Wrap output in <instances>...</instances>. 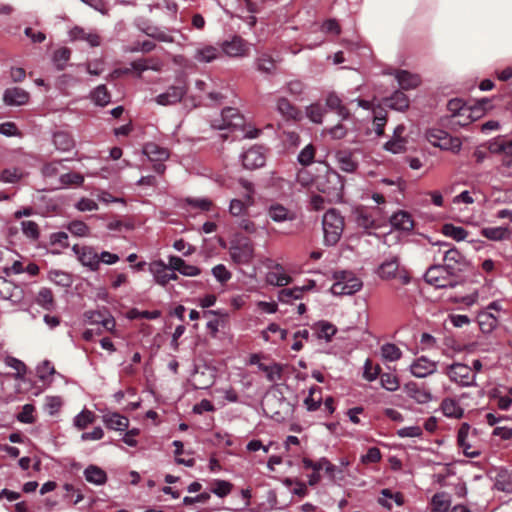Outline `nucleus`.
<instances>
[{
    "instance_id": "f257e3e1",
    "label": "nucleus",
    "mask_w": 512,
    "mask_h": 512,
    "mask_svg": "<svg viewBox=\"0 0 512 512\" xmlns=\"http://www.w3.org/2000/svg\"><path fill=\"white\" fill-rule=\"evenodd\" d=\"M315 187L330 199L339 200L342 197L344 181L337 171L326 168L323 175H318L315 178Z\"/></svg>"
},
{
    "instance_id": "f03ea898",
    "label": "nucleus",
    "mask_w": 512,
    "mask_h": 512,
    "mask_svg": "<svg viewBox=\"0 0 512 512\" xmlns=\"http://www.w3.org/2000/svg\"><path fill=\"white\" fill-rule=\"evenodd\" d=\"M322 225L325 243L335 245L343 233L344 220L342 216L335 209H330L324 214Z\"/></svg>"
},
{
    "instance_id": "7ed1b4c3",
    "label": "nucleus",
    "mask_w": 512,
    "mask_h": 512,
    "mask_svg": "<svg viewBox=\"0 0 512 512\" xmlns=\"http://www.w3.org/2000/svg\"><path fill=\"white\" fill-rule=\"evenodd\" d=\"M445 374L451 382L461 387L476 386V373L472 368L463 363H453L446 367Z\"/></svg>"
},
{
    "instance_id": "20e7f679",
    "label": "nucleus",
    "mask_w": 512,
    "mask_h": 512,
    "mask_svg": "<svg viewBox=\"0 0 512 512\" xmlns=\"http://www.w3.org/2000/svg\"><path fill=\"white\" fill-rule=\"evenodd\" d=\"M229 253L233 262L237 264H248L254 257V247L248 238L236 236L231 241Z\"/></svg>"
},
{
    "instance_id": "39448f33",
    "label": "nucleus",
    "mask_w": 512,
    "mask_h": 512,
    "mask_svg": "<svg viewBox=\"0 0 512 512\" xmlns=\"http://www.w3.org/2000/svg\"><path fill=\"white\" fill-rule=\"evenodd\" d=\"M337 281L332 285L331 291L335 295H352L362 287V282L352 274L342 271L336 274Z\"/></svg>"
},
{
    "instance_id": "423d86ee",
    "label": "nucleus",
    "mask_w": 512,
    "mask_h": 512,
    "mask_svg": "<svg viewBox=\"0 0 512 512\" xmlns=\"http://www.w3.org/2000/svg\"><path fill=\"white\" fill-rule=\"evenodd\" d=\"M239 185L243 189L242 196L244 200L232 199L229 205V212L233 216H241L247 208L253 204L254 188L253 184L245 179L239 180Z\"/></svg>"
},
{
    "instance_id": "0eeeda50",
    "label": "nucleus",
    "mask_w": 512,
    "mask_h": 512,
    "mask_svg": "<svg viewBox=\"0 0 512 512\" xmlns=\"http://www.w3.org/2000/svg\"><path fill=\"white\" fill-rule=\"evenodd\" d=\"M244 125V119L239 114L238 110L232 107H227L222 110L221 118L215 119L212 122V127L217 130L232 129L236 130Z\"/></svg>"
},
{
    "instance_id": "6e6552de",
    "label": "nucleus",
    "mask_w": 512,
    "mask_h": 512,
    "mask_svg": "<svg viewBox=\"0 0 512 512\" xmlns=\"http://www.w3.org/2000/svg\"><path fill=\"white\" fill-rule=\"evenodd\" d=\"M453 274L449 273L441 265L431 266L425 273V281L437 288L454 287L455 283L451 278Z\"/></svg>"
},
{
    "instance_id": "1a4fd4ad",
    "label": "nucleus",
    "mask_w": 512,
    "mask_h": 512,
    "mask_svg": "<svg viewBox=\"0 0 512 512\" xmlns=\"http://www.w3.org/2000/svg\"><path fill=\"white\" fill-rule=\"evenodd\" d=\"M249 44L240 36H233L229 40H225L221 43L220 49L228 57H245L249 53Z\"/></svg>"
},
{
    "instance_id": "9d476101",
    "label": "nucleus",
    "mask_w": 512,
    "mask_h": 512,
    "mask_svg": "<svg viewBox=\"0 0 512 512\" xmlns=\"http://www.w3.org/2000/svg\"><path fill=\"white\" fill-rule=\"evenodd\" d=\"M72 251L83 266L91 271L99 269V256L93 247L74 245Z\"/></svg>"
},
{
    "instance_id": "9b49d317",
    "label": "nucleus",
    "mask_w": 512,
    "mask_h": 512,
    "mask_svg": "<svg viewBox=\"0 0 512 512\" xmlns=\"http://www.w3.org/2000/svg\"><path fill=\"white\" fill-rule=\"evenodd\" d=\"M242 164L246 169H257L266 162L265 150L262 146H253L241 155Z\"/></svg>"
},
{
    "instance_id": "f8f14e48",
    "label": "nucleus",
    "mask_w": 512,
    "mask_h": 512,
    "mask_svg": "<svg viewBox=\"0 0 512 512\" xmlns=\"http://www.w3.org/2000/svg\"><path fill=\"white\" fill-rule=\"evenodd\" d=\"M187 92V87L184 83H179L178 85H172L168 87V89L159 94L156 97V102L159 105L167 106V105H173L182 100L184 95Z\"/></svg>"
},
{
    "instance_id": "ddd939ff",
    "label": "nucleus",
    "mask_w": 512,
    "mask_h": 512,
    "mask_svg": "<svg viewBox=\"0 0 512 512\" xmlns=\"http://www.w3.org/2000/svg\"><path fill=\"white\" fill-rule=\"evenodd\" d=\"M428 141L435 147H439L444 150L452 149V148H460V142L458 139H455V145H453V139L451 136L443 131V130H430L427 133Z\"/></svg>"
},
{
    "instance_id": "4468645a",
    "label": "nucleus",
    "mask_w": 512,
    "mask_h": 512,
    "mask_svg": "<svg viewBox=\"0 0 512 512\" xmlns=\"http://www.w3.org/2000/svg\"><path fill=\"white\" fill-rule=\"evenodd\" d=\"M443 262L444 263L441 266L453 275L456 272L461 271L466 264L464 256L457 249H449L445 251Z\"/></svg>"
},
{
    "instance_id": "2eb2a0df",
    "label": "nucleus",
    "mask_w": 512,
    "mask_h": 512,
    "mask_svg": "<svg viewBox=\"0 0 512 512\" xmlns=\"http://www.w3.org/2000/svg\"><path fill=\"white\" fill-rule=\"evenodd\" d=\"M437 370V363L421 356L410 365V372L417 378H425Z\"/></svg>"
},
{
    "instance_id": "dca6fc26",
    "label": "nucleus",
    "mask_w": 512,
    "mask_h": 512,
    "mask_svg": "<svg viewBox=\"0 0 512 512\" xmlns=\"http://www.w3.org/2000/svg\"><path fill=\"white\" fill-rule=\"evenodd\" d=\"M404 392L418 404H426L432 400L431 393L423 386L415 382H408L404 385Z\"/></svg>"
},
{
    "instance_id": "f3484780",
    "label": "nucleus",
    "mask_w": 512,
    "mask_h": 512,
    "mask_svg": "<svg viewBox=\"0 0 512 512\" xmlns=\"http://www.w3.org/2000/svg\"><path fill=\"white\" fill-rule=\"evenodd\" d=\"M84 317L89 324H100L105 330L110 332L114 330L116 325L115 319L107 312L86 311Z\"/></svg>"
},
{
    "instance_id": "a211bd4d",
    "label": "nucleus",
    "mask_w": 512,
    "mask_h": 512,
    "mask_svg": "<svg viewBox=\"0 0 512 512\" xmlns=\"http://www.w3.org/2000/svg\"><path fill=\"white\" fill-rule=\"evenodd\" d=\"M29 100V93L19 87L7 88L3 93V102L7 106H22Z\"/></svg>"
},
{
    "instance_id": "6ab92c4d",
    "label": "nucleus",
    "mask_w": 512,
    "mask_h": 512,
    "mask_svg": "<svg viewBox=\"0 0 512 512\" xmlns=\"http://www.w3.org/2000/svg\"><path fill=\"white\" fill-rule=\"evenodd\" d=\"M102 422L106 428L114 431H125L129 426V419L126 416L111 411L102 415Z\"/></svg>"
},
{
    "instance_id": "aec40b11",
    "label": "nucleus",
    "mask_w": 512,
    "mask_h": 512,
    "mask_svg": "<svg viewBox=\"0 0 512 512\" xmlns=\"http://www.w3.org/2000/svg\"><path fill=\"white\" fill-rule=\"evenodd\" d=\"M303 466L306 469H312L315 472H318L322 469H325L326 473L334 478L336 473L341 474L343 471L338 469L335 465H333L327 458L322 457L318 461H312L311 459L304 458Z\"/></svg>"
},
{
    "instance_id": "412c9836",
    "label": "nucleus",
    "mask_w": 512,
    "mask_h": 512,
    "mask_svg": "<svg viewBox=\"0 0 512 512\" xmlns=\"http://www.w3.org/2000/svg\"><path fill=\"white\" fill-rule=\"evenodd\" d=\"M169 266L171 270L178 271L180 274L188 277H195L201 273L200 268L197 266L188 264L182 258L178 256L169 257Z\"/></svg>"
},
{
    "instance_id": "4be33fe9",
    "label": "nucleus",
    "mask_w": 512,
    "mask_h": 512,
    "mask_svg": "<svg viewBox=\"0 0 512 512\" xmlns=\"http://www.w3.org/2000/svg\"><path fill=\"white\" fill-rule=\"evenodd\" d=\"M335 159L338 167L346 172L353 173L358 168V161L354 158V155L349 150H339L335 153Z\"/></svg>"
},
{
    "instance_id": "5701e85b",
    "label": "nucleus",
    "mask_w": 512,
    "mask_h": 512,
    "mask_svg": "<svg viewBox=\"0 0 512 512\" xmlns=\"http://www.w3.org/2000/svg\"><path fill=\"white\" fill-rule=\"evenodd\" d=\"M143 154L151 162H165L170 157V152L167 148L161 147L154 142H148L143 146Z\"/></svg>"
},
{
    "instance_id": "b1692460",
    "label": "nucleus",
    "mask_w": 512,
    "mask_h": 512,
    "mask_svg": "<svg viewBox=\"0 0 512 512\" xmlns=\"http://www.w3.org/2000/svg\"><path fill=\"white\" fill-rule=\"evenodd\" d=\"M268 216L276 223L285 221H293L296 218V213L282 204L274 203L268 208Z\"/></svg>"
},
{
    "instance_id": "393cba45",
    "label": "nucleus",
    "mask_w": 512,
    "mask_h": 512,
    "mask_svg": "<svg viewBox=\"0 0 512 512\" xmlns=\"http://www.w3.org/2000/svg\"><path fill=\"white\" fill-rule=\"evenodd\" d=\"M398 85L403 90L415 89L419 86L421 80L417 74H413L406 70H395L393 73Z\"/></svg>"
},
{
    "instance_id": "a878e982",
    "label": "nucleus",
    "mask_w": 512,
    "mask_h": 512,
    "mask_svg": "<svg viewBox=\"0 0 512 512\" xmlns=\"http://www.w3.org/2000/svg\"><path fill=\"white\" fill-rule=\"evenodd\" d=\"M471 430V427L468 423H462L457 435V442L460 448H462L463 453L470 458H474L479 456L480 452L477 450H472L471 444L468 442V435Z\"/></svg>"
},
{
    "instance_id": "bb28decb",
    "label": "nucleus",
    "mask_w": 512,
    "mask_h": 512,
    "mask_svg": "<svg viewBox=\"0 0 512 512\" xmlns=\"http://www.w3.org/2000/svg\"><path fill=\"white\" fill-rule=\"evenodd\" d=\"M221 55V49L213 45H204L198 47L194 53V59L200 63H210L218 59Z\"/></svg>"
},
{
    "instance_id": "cd10ccee",
    "label": "nucleus",
    "mask_w": 512,
    "mask_h": 512,
    "mask_svg": "<svg viewBox=\"0 0 512 512\" xmlns=\"http://www.w3.org/2000/svg\"><path fill=\"white\" fill-rule=\"evenodd\" d=\"M69 36H70L71 40L85 41L91 47H97L100 45V37L98 34L91 32V31H86L83 28L78 27V26H76L70 30Z\"/></svg>"
},
{
    "instance_id": "c85d7f7f",
    "label": "nucleus",
    "mask_w": 512,
    "mask_h": 512,
    "mask_svg": "<svg viewBox=\"0 0 512 512\" xmlns=\"http://www.w3.org/2000/svg\"><path fill=\"white\" fill-rule=\"evenodd\" d=\"M383 103L390 109L400 112L405 111L409 107L408 97L399 90L394 91L391 96L384 98Z\"/></svg>"
},
{
    "instance_id": "c756f323",
    "label": "nucleus",
    "mask_w": 512,
    "mask_h": 512,
    "mask_svg": "<svg viewBox=\"0 0 512 512\" xmlns=\"http://www.w3.org/2000/svg\"><path fill=\"white\" fill-rule=\"evenodd\" d=\"M312 330L315 332L316 337L325 342H330L337 332V328L332 323L321 320L313 324Z\"/></svg>"
},
{
    "instance_id": "7c9ffc66",
    "label": "nucleus",
    "mask_w": 512,
    "mask_h": 512,
    "mask_svg": "<svg viewBox=\"0 0 512 512\" xmlns=\"http://www.w3.org/2000/svg\"><path fill=\"white\" fill-rule=\"evenodd\" d=\"M85 480L91 484L101 486L107 482L106 472L97 465H88L83 472Z\"/></svg>"
},
{
    "instance_id": "2f4dec72",
    "label": "nucleus",
    "mask_w": 512,
    "mask_h": 512,
    "mask_svg": "<svg viewBox=\"0 0 512 512\" xmlns=\"http://www.w3.org/2000/svg\"><path fill=\"white\" fill-rule=\"evenodd\" d=\"M170 266L166 265L164 261L157 260L149 265V271L153 275L154 280L157 284L165 286L168 283V271Z\"/></svg>"
},
{
    "instance_id": "473e14b6",
    "label": "nucleus",
    "mask_w": 512,
    "mask_h": 512,
    "mask_svg": "<svg viewBox=\"0 0 512 512\" xmlns=\"http://www.w3.org/2000/svg\"><path fill=\"white\" fill-rule=\"evenodd\" d=\"M391 226L397 230L409 232L414 227L411 215L405 211L394 213L390 218Z\"/></svg>"
},
{
    "instance_id": "72a5a7b5",
    "label": "nucleus",
    "mask_w": 512,
    "mask_h": 512,
    "mask_svg": "<svg viewBox=\"0 0 512 512\" xmlns=\"http://www.w3.org/2000/svg\"><path fill=\"white\" fill-rule=\"evenodd\" d=\"M276 107L277 111L288 120H298L301 118V112L286 98H279Z\"/></svg>"
},
{
    "instance_id": "f704fd0d",
    "label": "nucleus",
    "mask_w": 512,
    "mask_h": 512,
    "mask_svg": "<svg viewBox=\"0 0 512 512\" xmlns=\"http://www.w3.org/2000/svg\"><path fill=\"white\" fill-rule=\"evenodd\" d=\"M53 143L57 150L62 152L70 151L75 146L72 136L65 131H58L53 134Z\"/></svg>"
},
{
    "instance_id": "c9c22d12",
    "label": "nucleus",
    "mask_w": 512,
    "mask_h": 512,
    "mask_svg": "<svg viewBox=\"0 0 512 512\" xmlns=\"http://www.w3.org/2000/svg\"><path fill=\"white\" fill-rule=\"evenodd\" d=\"M441 410L446 417L459 419L464 414V409L460 406L458 401L451 398H446L441 403Z\"/></svg>"
},
{
    "instance_id": "e433bc0d",
    "label": "nucleus",
    "mask_w": 512,
    "mask_h": 512,
    "mask_svg": "<svg viewBox=\"0 0 512 512\" xmlns=\"http://www.w3.org/2000/svg\"><path fill=\"white\" fill-rule=\"evenodd\" d=\"M326 106L329 109L336 111L342 120H346L350 116L349 110L344 105H342V101L339 96L333 92L327 95Z\"/></svg>"
},
{
    "instance_id": "4c0bfd02",
    "label": "nucleus",
    "mask_w": 512,
    "mask_h": 512,
    "mask_svg": "<svg viewBox=\"0 0 512 512\" xmlns=\"http://www.w3.org/2000/svg\"><path fill=\"white\" fill-rule=\"evenodd\" d=\"M477 322L480 330L485 333H491L498 324V319L488 311H482L477 315Z\"/></svg>"
},
{
    "instance_id": "58836bf2",
    "label": "nucleus",
    "mask_w": 512,
    "mask_h": 512,
    "mask_svg": "<svg viewBox=\"0 0 512 512\" xmlns=\"http://www.w3.org/2000/svg\"><path fill=\"white\" fill-rule=\"evenodd\" d=\"M291 278L284 272L280 265H277L274 270L270 271L266 275V281L270 285L274 286H286L289 284Z\"/></svg>"
},
{
    "instance_id": "ea45409f",
    "label": "nucleus",
    "mask_w": 512,
    "mask_h": 512,
    "mask_svg": "<svg viewBox=\"0 0 512 512\" xmlns=\"http://www.w3.org/2000/svg\"><path fill=\"white\" fill-rule=\"evenodd\" d=\"M35 302L44 310L52 311L55 308L54 296L50 288L42 287L36 297Z\"/></svg>"
},
{
    "instance_id": "a19ab883",
    "label": "nucleus",
    "mask_w": 512,
    "mask_h": 512,
    "mask_svg": "<svg viewBox=\"0 0 512 512\" xmlns=\"http://www.w3.org/2000/svg\"><path fill=\"white\" fill-rule=\"evenodd\" d=\"M399 269V261L396 256L386 259L379 267V275L383 279H390L396 276Z\"/></svg>"
},
{
    "instance_id": "79ce46f5",
    "label": "nucleus",
    "mask_w": 512,
    "mask_h": 512,
    "mask_svg": "<svg viewBox=\"0 0 512 512\" xmlns=\"http://www.w3.org/2000/svg\"><path fill=\"white\" fill-rule=\"evenodd\" d=\"M450 497L445 492L433 495L431 500V512H447L450 507Z\"/></svg>"
},
{
    "instance_id": "37998d69",
    "label": "nucleus",
    "mask_w": 512,
    "mask_h": 512,
    "mask_svg": "<svg viewBox=\"0 0 512 512\" xmlns=\"http://www.w3.org/2000/svg\"><path fill=\"white\" fill-rule=\"evenodd\" d=\"M95 419L96 416L92 411L83 409L73 418V426L78 430H84L90 424L94 423Z\"/></svg>"
},
{
    "instance_id": "c03bdc74",
    "label": "nucleus",
    "mask_w": 512,
    "mask_h": 512,
    "mask_svg": "<svg viewBox=\"0 0 512 512\" xmlns=\"http://www.w3.org/2000/svg\"><path fill=\"white\" fill-rule=\"evenodd\" d=\"M310 287H295L290 289H282L278 292V300L282 303L289 304L292 300L302 298V294L305 289Z\"/></svg>"
},
{
    "instance_id": "a18cd8bd",
    "label": "nucleus",
    "mask_w": 512,
    "mask_h": 512,
    "mask_svg": "<svg viewBox=\"0 0 512 512\" xmlns=\"http://www.w3.org/2000/svg\"><path fill=\"white\" fill-rule=\"evenodd\" d=\"M447 109L451 113V116L457 120L462 119L464 115H466V111H468V106L464 103L462 99L455 98L451 99L447 103Z\"/></svg>"
},
{
    "instance_id": "49530a36",
    "label": "nucleus",
    "mask_w": 512,
    "mask_h": 512,
    "mask_svg": "<svg viewBox=\"0 0 512 512\" xmlns=\"http://www.w3.org/2000/svg\"><path fill=\"white\" fill-rule=\"evenodd\" d=\"M481 234L489 240L501 241L508 237L509 231L507 227H485Z\"/></svg>"
},
{
    "instance_id": "de8ad7c7",
    "label": "nucleus",
    "mask_w": 512,
    "mask_h": 512,
    "mask_svg": "<svg viewBox=\"0 0 512 512\" xmlns=\"http://www.w3.org/2000/svg\"><path fill=\"white\" fill-rule=\"evenodd\" d=\"M91 99L96 105L103 107L110 103L111 96H110L106 86L102 84V85L97 86L91 92Z\"/></svg>"
},
{
    "instance_id": "09e8293b",
    "label": "nucleus",
    "mask_w": 512,
    "mask_h": 512,
    "mask_svg": "<svg viewBox=\"0 0 512 512\" xmlns=\"http://www.w3.org/2000/svg\"><path fill=\"white\" fill-rule=\"evenodd\" d=\"M355 221L358 227H361L365 230L373 229L376 227L375 220L372 215L363 209H358L355 211Z\"/></svg>"
},
{
    "instance_id": "8fccbe9b",
    "label": "nucleus",
    "mask_w": 512,
    "mask_h": 512,
    "mask_svg": "<svg viewBox=\"0 0 512 512\" xmlns=\"http://www.w3.org/2000/svg\"><path fill=\"white\" fill-rule=\"evenodd\" d=\"M4 363L7 367H10L15 371L14 377L16 379H23L26 374V365L19 359L6 356L4 358Z\"/></svg>"
},
{
    "instance_id": "3c124183",
    "label": "nucleus",
    "mask_w": 512,
    "mask_h": 512,
    "mask_svg": "<svg viewBox=\"0 0 512 512\" xmlns=\"http://www.w3.org/2000/svg\"><path fill=\"white\" fill-rule=\"evenodd\" d=\"M442 232L445 236L451 237L456 241H462L467 237V231L461 226H455L447 223L443 225Z\"/></svg>"
},
{
    "instance_id": "603ef678",
    "label": "nucleus",
    "mask_w": 512,
    "mask_h": 512,
    "mask_svg": "<svg viewBox=\"0 0 512 512\" xmlns=\"http://www.w3.org/2000/svg\"><path fill=\"white\" fill-rule=\"evenodd\" d=\"M71 56L70 49L66 47H62L57 49L53 54V63L57 70H63L66 67L67 62L69 61Z\"/></svg>"
},
{
    "instance_id": "864d4df0",
    "label": "nucleus",
    "mask_w": 512,
    "mask_h": 512,
    "mask_svg": "<svg viewBox=\"0 0 512 512\" xmlns=\"http://www.w3.org/2000/svg\"><path fill=\"white\" fill-rule=\"evenodd\" d=\"M483 115V108L479 106L471 107L468 106V111H466V115L462 117V119L455 120L454 123L460 126H466L470 122L476 121Z\"/></svg>"
},
{
    "instance_id": "5fc2aeb1",
    "label": "nucleus",
    "mask_w": 512,
    "mask_h": 512,
    "mask_svg": "<svg viewBox=\"0 0 512 512\" xmlns=\"http://www.w3.org/2000/svg\"><path fill=\"white\" fill-rule=\"evenodd\" d=\"M21 230L23 234L32 241H36L40 237L39 226L36 222L32 220L22 221Z\"/></svg>"
},
{
    "instance_id": "6e6d98bb",
    "label": "nucleus",
    "mask_w": 512,
    "mask_h": 512,
    "mask_svg": "<svg viewBox=\"0 0 512 512\" xmlns=\"http://www.w3.org/2000/svg\"><path fill=\"white\" fill-rule=\"evenodd\" d=\"M382 357L390 362L397 361L401 358V350L393 343H386L381 347Z\"/></svg>"
},
{
    "instance_id": "4d7b16f0",
    "label": "nucleus",
    "mask_w": 512,
    "mask_h": 512,
    "mask_svg": "<svg viewBox=\"0 0 512 512\" xmlns=\"http://www.w3.org/2000/svg\"><path fill=\"white\" fill-rule=\"evenodd\" d=\"M380 376L381 387L387 391L394 392L399 388L398 377L393 373H382Z\"/></svg>"
},
{
    "instance_id": "13d9d810",
    "label": "nucleus",
    "mask_w": 512,
    "mask_h": 512,
    "mask_svg": "<svg viewBox=\"0 0 512 512\" xmlns=\"http://www.w3.org/2000/svg\"><path fill=\"white\" fill-rule=\"evenodd\" d=\"M259 368L266 373L268 381L276 383L282 378V367L279 364L264 365L260 364Z\"/></svg>"
},
{
    "instance_id": "bf43d9fd",
    "label": "nucleus",
    "mask_w": 512,
    "mask_h": 512,
    "mask_svg": "<svg viewBox=\"0 0 512 512\" xmlns=\"http://www.w3.org/2000/svg\"><path fill=\"white\" fill-rule=\"evenodd\" d=\"M67 230L77 237H85L89 233V227L81 220H73L68 223Z\"/></svg>"
},
{
    "instance_id": "052dcab7",
    "label": "nucleus",
    "mask_w": 512,
    "mask_h": 512,
    "mask_svg": "<svg viewBox=\"0 0 512 512\" xmlns=\"http://www.w3.org/2000/svg\"><path fill=\"white\" fill-rule=\"evenodd\" d=\"M325 109L320 104H311L306 108L307 117L316 124H320L323 121Z\"/></svg>"
},
{
    "instance_id": "680f3d73",
    "label": "nucleus",
    "mask_w": 512,
    "mask_h": 512,
    "mask_svg": "<svg viewBox=\"0 0 512 512\" xmlns=\"http://www.w3.org/2000/svg\"><path fill=\"white\" fill-rule=\"evenodd\" d=\"M84 181V177L76 172H69L62 174L59 178L60 186L67 187L71 185H81Z\"/></svg>"
},
{
    "instance_id": "e2e57ef3",
    "label": "nucleus",
    "mask_w": 512,
    "mask_h": 512,
    "mask_svg": "<svg viewBox=\"0 0 512 512\" xmlns=\"http://www.w3.org/2000/svg\"><path fill=\"white\" fill-rule=\"evenodd\" d=\"M23 177V173L18 168L4 169L0 175V181L4 183H17Z\"/></svg>"
},
{
    "instance_id": "0e129e2a",
    "label": "nucleus",
    "mask_w": 512,
    "mask_h": 512,
    "mask_svg": "<svg viewBox=\"0 0 512 512\" xmlns=\"http://www.w3.org/2000/svg\"><path fill=\"white\" fill-rule=\"evenodd\" d=\"M49 279L52 282L56 283L57 285H60L63 287L70 286V284L72 282L71 276L67 272H64L61 270H51L49 272Z\"/></svg>"
},
{
    "instance_id": "69168bd1",
    "label": "nucleus",
    "mask_w": 512,
    "mask_h": 512,
    "mask_svg": "<svg viewBox=\"0 0 512 512\" xmlns=\"http://www.w3.org/2000/svg\"><path fill=\"white\" fill-rule=\"evenodd\" d=\"M232 487L233 485L230 482L217 479L213 482L211 492L214 493L216 496L223 498L231 492Z\"/></svg>"
},
{
    "instance_id": "338daca9",
    "label": "nucleus",
    "mask_w": 512,
    "mask_h": 512,
    "mask_svg": "<svg viewBox=\"0 0 512 512\" xmlns=\"http://www.w3.org/2000/svg\"><path fill=\"white\" fill-rule=\"evenodd\" d=\"M511 142V140L500 136L497 138H494L488 142V150L493 154H502V152L505 150L506 146Z\"/></svg>"
},
{
    "instance_id": "774afa93",
    "label": "nucleus",
    "mask_w": 512,
    "mask_h": 512,
    "mask_svg": "<svg viewBox=\"0 0 512 512\" xmlns=\"http://www.w3.org/2000/svg\"><path fill=\"white\" fill-rule=\"evenodd\" d=\"M382 454L379 448L370 447L366 454L361 455L360 462L364 465L374 464L380 462Z\"/></svg>"
}]
</instances>
